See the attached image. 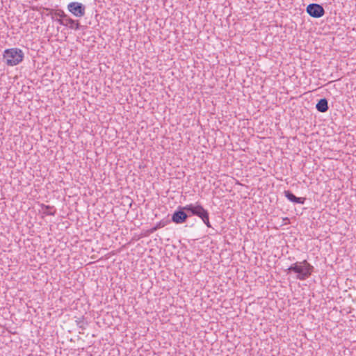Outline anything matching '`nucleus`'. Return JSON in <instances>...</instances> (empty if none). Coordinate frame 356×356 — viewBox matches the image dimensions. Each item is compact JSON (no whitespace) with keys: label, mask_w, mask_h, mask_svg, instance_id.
<instances>
[{"label":"nucleus","mask_w":356,"mask_h":356,"mask_svg":"<svg viewBox=\"0 0 356 356\" xmlns=\"http://www.w3.org/2000/svg\"><path fill=\"white\" fill-rule=\"evenodd\" d=\"M52 19L58 22L60 25L65 26L64 17L55 19L54 16H52Z\"/></svg>","instance_id":"obj_13"},{"label":"nucleus","mask_w":356,"mask_h":356,"mask_svg":"<svg viewBox=\"0 0 356 356\" xmlns=\"http://www.w3.org/2000/svg\"><path fill=\"white\" fill-rule=\"evenodd\" d=\"M185 209L191 216L199 217L207 227H212L209 221V213L202 206V204L198 202H196L195 204H190L186 205Z\"/></svg>","instance_id":"obj_2"},{"label":"nucleus","mask_w":356,"mask_h":356,"mask_svg":"<svg viewBox=\"0 0 356 356\" xmlns=\"http://www.w3.org/2000/svg\"><path fill=\"white\" fill-rule=\"evenodd\" d=\"M307 13L312 17L320 18L325 14L323 7L318 3H310L307 6Z\"/></svg>","instance_id":"obj_6"},{"label":"nucleus","mask_w":356,"mask_h":356,"mask_svg":"<svg viewBox=\"0 0 356 356\" xmlns=\"http://www.w3.org/2000/svg\"><path fill=\"white\" fill-rule=\"evenodd\" d=\"M64 20L65 26H69V28H70L71 29L79 30L80 23L79 22V21L74 20L67 15L65 18H64Z\"/></svg>","instance_id":"obj_8"},{"label":"nucleus","mask_w":356,"mask_h":356,"mask_svg":"<svg viewBox=\"0 0 356 356\" xmlns=\"http://www.w3.org/2000/svg\"><path fill=\"white\" fill-rule=\"evenodd\" d=\"M42 210L43 213L48 216H54L56 213V210L54 209V207L49 205L43 206Z\"/></svg>","instance_id":"obj_11"},{"label":"nucleus","mask_w":356,"mask_h":356,"mask_svg":"<svg viewBox=\"0 0 356 356\" xmlns=\"http://www.w3.org/2000/svg\"><path fill=\"white\" fill-rule=\"evenodd\" d=\"M55 17H58L59 18L64 17L65 18L67 15L61 10H57L54 12V15Z\"/></svg>","instance_id":"obj_12"},{"label":"nucleus","mask_w":356,"mask_h":356,"mask_svg":"<svg viewBox=\"0 0 356 356\" xmlns=\"http://www.w3.org/2000/svg\"><path fill=\"white\" fill-rule=\"evenodd\" d=\"M68 10L75 17H81L86 14V6L79 2H71L67 5Z\"/></svg>","instance_id":"obj_5"},{"label":"nucleus","mask_w":356,"mask_h":356,"mask_svg":"<svg viewBox=\"0 0 356 356\" xmlns=\"http://www.w3.org/2000/svg\"><path fill=\"white\" fill-rule=\"evenodd\" d=\"M168 222H169L168 220H162L159 221L154 227H153L152 228L150 229L149 232L150 233H154L157 229H159L160 228H162V227H164L165 226H166Z\"/></svg>","instance_id":"obj_10"},{"label":"nucleus","mask_w":356,"mask_h":356,"mask_svg":"<svg viewBox=\"0 0 356 356\" xmlns=\"http://www.w3.org/2000/svg\"><path fill=\"white\" fill-rule=\"evenodd\" d=\"M284 196L291 202L303 204L306 200L305 197H298L291 191H284Z\"/></svg>","instance_id":"obj_7"},{"label":"nucleus","mask_w":356,"mask_h":356,"mask_svg":"<svg viewBox=\"0 0 356 356\" xmlns=\"http://www.w3.org/2000/svg\"><path fill=\"white\" fill-rule=\"evenodd\" d=\"M316 108L321 113H325L329 109L328 102L327 99H321L316 105Z\"/></svg>","instance_id":"obj_9"},{"label":"nucleus","mask_w":356,"mask_h":356,"mask_svg":"<svg viewBox=\"0 0 356 356\" xmlns=\"http://www.w3.org/2000/svg\"><path fill=\"white\" fill-rule=\"evenodd\" d=\"M313 270L314 266L305 259L291 264L286 271L287 273L290 272L296 273V278L299 280H305L310 277Z\"/></svg>","instance_id":"obj_1"},{"label":"nucleus","mask_w":356,"mask_h":356,"mask_svg":"<svg viewBox=\"0 0 356 356\" xmlns=\"http://www.w3.org/2000/svg\"><path fill=\"white\" fill-rule=\"evenodd\" d=\"M184 207H178L177 209L172 215L171 220L175 224H182L186 222L188 218L191 216L190 213L188 214L187 210Z\"/></svg>","instance_id":"obj_4"},{"label":"nucleus","mask_w":356,"mask_h":356,"mask_svg":"<svg viewBox=\"0 0 356 356\" xmlns=\"http://www.w3.org/2000/svg\"><path fill=\"white\" fill-rule=\"evenodd\" d=\"M24 53L22 49L18 48L7 49L3 53V59L6 64L10 66H14L23 60Z\"/></svg>","instance_id":"obj_3"}]
</instances>
